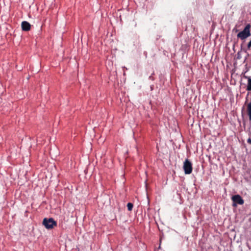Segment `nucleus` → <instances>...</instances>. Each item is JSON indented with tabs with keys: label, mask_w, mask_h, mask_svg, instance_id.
<instances>
[{
	"label": "nucleus",
	"mask_w": 251,
	"mask_h": 251,
	"mask_svg": "<svg viewBox=\"0 0 251 251\" xmlns=\"http://www.w3.org/2000/svg\"><path fill=\"white\" fill-rule=\"evenodd\" d=\"M43 225L48 229H51L57 226V222L52 218H45L43 221Z\"/></svg>",
	"instance_id": "obj_1"
},
{
	"label": "nucleus",
	"mask_w": 251,
	"mask_h": 251,
	"mask_svg": "<svg viewBox=\"0 0 251 251\" xmlns=\"http://www.w3.org/2000/svg\"><path fill=\"white\" fill-rule=\"evenodd\" d=\"M250 28H251V25L250 24H248L244 30L241 32H240L237 34V37L239 38H240L241 39L244 40L249 36L251 35L250 33Z\"/></svg>",
	"instance_id": "obj_2"
},
{
	"label": "nucleus",
	"mask_w": 251,
	"mask_h": 251,
	"mask_svg": "<svg viewBox=\"0 0 251 251\" xmlns=\"http://www.w3.org/2000/svg\"><path fill=\"white\" fill-rule=\"evenodd\" d=\"M183 168L185 174H190L192 172V164L188 159L184 162Z\"/></svg>",
	"instance_id": "obj_3"
},
{
	"label": "nucleus",
	"mask_w": 251,
	"mask_h": 251,
	"mask_svg": "<svg viewBox=\"0 0 251 251\" xmlns=\"http://www.w3.org/2000/svg\"><path fill=\"white\" fill-rule=\"evenodd\" d=\"M233 201V206H236L237 204L242 205L244 203V201L242 197L239 195L233 196L231 198Z\"/></svg>",
	"instance_id": "obj_4"
},
{
	"label": "nucleus",
	"mask_w": 251,
	"mask_h": 251,
	"mask_svg": "<svg viewBox=\"0 0 251 251\" xmlns=\"http://www.w3.org/2000/svg\"><path fill=\"white\" fill-rule=\"evenodd\" d=\"M21 26L23 31H28L30 30L31 25L28 22L26 21H23L22 23Z\"/></svg>",
	"instance_id": "obj_5"
},
{
	"label": "nucleus",
	"mask_w": 251,
	"mask_h": 251,
	"mask_svg": "<svg viewBox=\"0 0 251 251\" xmlns=\"http://www.w3.org/2000/svg\"><path fill=\"white\" fill-rule=\"evenodd\" d=\"M244 63L246 64V65H249L251 66V53L247 54L245 58Z\"/></svg>",
	"instance_id": "obj_6"
},
{
	"label": "nucleus",
	"mask_w": 251,
	"mask_h": 251,
	"mask_svg": "<svg viewBox=\"0 0 251 251\" xmlns=\"http://www.w3.org/2000/svg\"><path fill=\"white\" fill-rule=\"evenodd\" d=\"M247 90L248 91H251V78L248 77V85Z\"/></svg>",
	"instance_id": "obj_7"
},
{
	"label": "nucleus",
	"mask_w": 251,
	"mask_h": 251,
	"mask_svg": "<svg viewBox=\"0 0 251 251\" xmlns=\"http://www.w3.org/2000/svg\"><path fill=\"white\" fill-rule=\"evenodd\" d=\"M127 207L129 211H131L133 208V205L132 203L128 202L127 204Z\"/></svg>",
	"instance_id": "obj_8"
},
{
	"label": "nucleus",
	"mask_w": 251,
	"mask_h": 251,
	"mask_svg": "<svg viewBox=\"0 0 251 251\" xmlns=\"http://www.w3.org/2000/svg\"><path fill=\"white\" fill-rule=\"evenodd\" d=\"M251 48V40L249 42L248 44V49H250Z\"/></svg>",
	"instance_id": "obj_9"
},
{
	"label": "nucleus",
	"mask_w": 251,
	"mask_h": 251,
	"mask_svg": "<svg viewBox=\"0 0 251 251\" xmlns=\"http://www.w3.org/2000/svg\"><path fill=\"white\" fill-rule=\"evenodd\" d=\"M247 142H248L249 144H251V139L249 138L247 140Z\"/></svg>",
	"instance_id": "obj_10"
},
{
	"label": "nucleus",
	"mask_w": 251,
	"mask_h": 251,
	"mask_svg": "<svg viewBox=\"0 0 251 251\" xmlns=\"http://www.w3.org/2000/svg\"><path fill=\"white\" fill-rule=\"evenodd\" d=\"M239 53H240V51H238V52L237 53V55H238L237 58L238 59H240L241 58V56L240 55Z\"/></svg>",
	"instance_id": "obj_11"
}]
</instances>
